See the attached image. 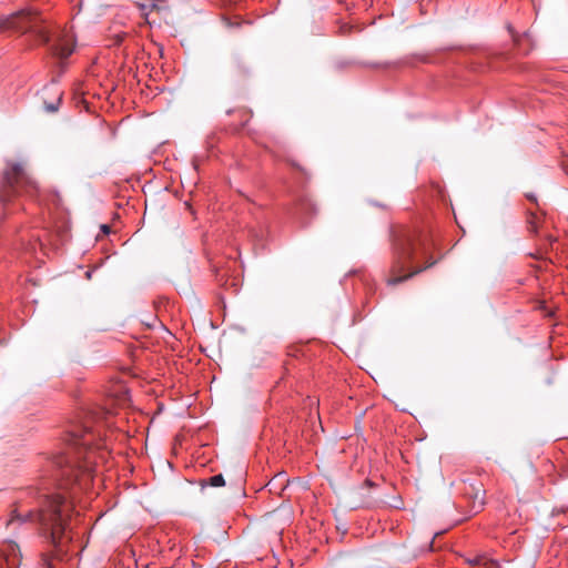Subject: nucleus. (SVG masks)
I'll return each instance as SVG.
<instances>
[{
  "mask_svg": "<svg viewBox=\"0 0 568 568\" xmlns=\"http://www.w3.org/2000/svg\"><path fill=\"white\" fill-rule=\"evenodd\" d=\"M110 412L94 408L82 412L81 420L67 433V452L53 458L59 468V489L85 490L93 480L100 462L109 455L106 430L111 427Z\"/></svg>",
  "mask_w": 568,
  "mask_h": 568,
  "instance_id": "f257e3e1",
  "label": "nucleus"
},
{
  "mask_svg": "<svg viewBox=\"0 0 568 568\" xmlns=\"http://www.w3.org/2000/svg\"><path fill=\"white\" fill-rule=\"evenodd\" d=\"M16 501L8 525L36 524L53 544L61 541L73 513V503L49 487H28Z\"/></svg>",
  "mask_w": 568,
  "mask_h": 568,
  "instance_id": "f03ea898",
  "label": "nucleus"
},
{
  "mask_svg": "<svg viewBox=\"0 0 568 568\" xmlns=\"http://www.w3.org/2000/svg\"><path fill=\"white\" fill-rule=\"evenodd\" d=\"M432 248L433 242L427 234L415 230H399L393 241V264L387 285H397L433 266L436 261L429 256Z\"/></svg>",
  "mask_w": 568,
  "mask_h": 568,
  "instance_id": "7ed1b4c3",
  "label": "nucleus"
},
{
  "mask_svg": "<svg viewBox=\"0 0 568 568\" xmlns=\"http://www.w3.org/2000/svg\"><path fill=\"white\" fill-rule=\"evenodd\" d=\"M37 192V183L31 178L26 162L7 161L0 182V202L9 204L17 196L26 193L30 196Z\"/></svg>",
  "mask_w": 568,
  "mask_h": 568,
  "instance_id": "20e7f679",
  "label": "nucleus"
},
{
  "mask_svg": "<svg viewBox=\"0 0 568 568\" xmlns=\"http://www.w3.org/2000/svg\"><path fill=\"white\" fill-rule=\"evenodd\" d=\"M11 30L14 32H30L34 37V41L45 44L50 41L47 29L42 26V21L37 13L29 10L18 11L11 16L0 19V31Z\"/></svg>",
  "mask_w": 568,
  "mask_h": 568,
  "instance_id": "39448f33",
  "label": "nucleus"
},
{
  "mask_svg": "<svg viewBox=\"0 0 568 568\" xmlns=\"http://www.w3.org/2000/svg\"><path fill=\"white\" fill-rule=\"evenodd\" d=\"M74 50V40L71 36H63L51 47V52L61 61L68 59Z\"/></svg>",
  "mask_w": 568,
  "mask_h": 568,
  "instance_id": "423d86ee",
  "label": "nucleus"
},
{
  "mask_svg": "<svg viewBox=\"0 0 568 568\" xmlns=\"http://www.w3.org/2000/svg\"><path fill=\"white\" fill-rule=\"evenodd\" d=\"M348 69H390L397 68V65L390 62H363V61H349L342 65Z\"/></svg>",
  "mask_w": 568,
  "mask_h": 568,
  "instance_id": "0eeeda50",
  "label": "nucleus"
},
{
  "mask_svg": "<svg viewBox=\"0 0 568 568\" xmlns=\"http://www.w3.org/2000/svg\"><path fill=\"white\" fill-rule=\"evenodd\" d=\"M511 38L520 53L527 54L531 49V39L528 33H524L523 36H515L511 33Z\"/></svg>",
  "mask_w": 568,
  "mask_h": 568,
  "instance_id": "6e6552de",
  "label": "nucleus"
},
{
  "mask_svg": "<svg viewBox=\"0 0 568 568\" xmlns=\"http://www.w3.org/2000/svg\"><path fill=\"white\" fill-rule=\"evenodd\" d=\"M209 485L212 487H222L225 485L224 477L221 474L214 475L209 478Z\"/></svg>",
  "mask_w": 568,
  "mask_h": 568,
  "instance_id": "1a4fd4ad",
  "label": "nucleus"
},
{
  "mask_svg": "<svg viewBox=\"0 0 568 568\" xmlns=\"http://www.w3.org/2000/svg\"><path fill=\"white\" fill-rule=\"evenodd\" d=\"M479 561L481 560L479 568H500L499 564L490 558H479Z\"/></svg>",
  "mask_w": 568,
  "mask_h": 568,
  "instance_id": "9d476101",
  "label": "nucleus"
},
{
  "mask_svg": "<svg viewBox=\"0 0 568 568\" xmlns=\"http://www.w3.org/2000/svg\"><path fill=\"white\" fill-rule=\"evenodd\" d=\"M62 93H58L57 101L54 103H45V110L49 112H55L59 109V105L61 103Z\"/></svg>",
  "mask_w": 568,
  "mask_h": 568,
  "instance_id": "9b49d317",
  "label": "nucleus"
},
{
  "mask_svg": "<svg viewBox=\"0 0 568 568\" xmlns=\"http://www.w3.org/2000/svg\"><path fill=\"white\" fill-rule=\"evenodd\" d=\"M479 558H487V557L486 556H476L473 559L468 560L469 565L473 566V568H479L480 564H481V560L480 561L478 560Z\"/></svg>",
  "mask_w": 568,
  "mask_h": 568,
  "instance_id": "f8f14e48",
  "label": "nucleus"
},
{
  "mask_svg": "<svg viewBox=\"0 0 568 568\" xmlns=\"http://www.w3.org/2000/svg\"><path fill=\"white\" fill-rule=\"evenodd\" d=\"M43 565H44L47 568H55L52 559H48V558H45V559L43 560Z\"/></svg>",
  "mask_w": 568,
  "mask_h": 568,
  "instance_id": "ddd939ff",
  "label": "nucleus"
},
{
  "mask_svg": "<svg viewBox=\"0 0 568 568\" xmlns=\"http://www.w3.org/2000/svg\"><path fill=\"white\" fill-rule=\"evenodd\" d=\"M101 230L104 234H108L110 232V226L106 224L101 225Z\"/></svg>",
  "mask_w": 568,
  "mask_h": 568,
  "instance_id": "4468645a",
  "label": "nucleus"
},
{
  "mask_svg": "<svg viewBox=\"0 0 568 568\" xmlns=\"http://www.w3.org/2000/svg\"><path fill=\"white\" fill-rule=\"evenodd\" d=\"M36 245H39L40 247H43L44 244H43L42 240L39 239L37 241V243L31 246V248L34 250Z\"/></svg>",
  "mask_w": 568,
  "mask_h": 568,
  "instance_id": "2eb2a0df",
  "label": "nucleus"
}]
</instances>
